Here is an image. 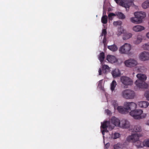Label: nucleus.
<instances>
[{"mask_svg": "<svg viewBox=\"0 0 149 149\" xmlns=\"http://www.w3.org/2000/svg\"><path fill=\"white\" fill-rule=\"evenodd\" d=\"M130 124L129 122L126 120H122L120 122V125L119 127L123 128H127L129 127Z\"/></svg>", "mask_w": 149, "mask_h": 149, "instance_id": "2eb2a0df", "label": "nucleus"}, {"mask_svg": "<svg viewBox=\"0 0 149 149\" xmlns=\"http://www.w3.org/2000/svg\"><path fill=\"white\" fill-rule=\"evenodd\" d=\"M142 7L144 9H146L149 7V0L145 1L142 4Z\"/></svg>", "mask_w": 149, "mask_h": 149, "instance_id": "a878e982", "label": "nucleus"}, {"mask_svg": "<svg viewBox=\"0 0 149 149\" xmlns=\"http://www.w3.org/2000/svg\"><path fill=\"white\" fill-rule=\"evenodd\" d=\"M120 136L119 134L118 133H115L113 135V139H116L118 137H119Z\"/></svg>", "mask_w": 149, "mask_h": 149, "instance_id": "72a5a7b5", "label": "nucleus"}, {"mask_svg": "<svg viewBox=\"0 0 149 149\" xmlns=\"http://www.w3.org/2000/svg\"><path fill=\"white\" fill-rule=\"evenodd\" d=\"M116 82L115 80H113L111 84V89L112 91H113L115 89L116 86Z\"/></svg>", "mask_w": 149, "mask_h": 149, "instance_id": "cd10ccee", "label": "nucleus"}, {"mask_svg": "<svg viewBox=\"0 0 149 149\" xmlns=\"http://www.w3.org/2000/svg\"><path fill=\"white\" fill-rule=\"evenodd\" d=\"M124 32V30L123 29H119L118 30V33L117 34V35L119 36L121 34Z\"/></svg>", "mask_w": 149, "mask_h": 149, "instance_id": "f704fd0d", "label": "nucleus"}, {"mask_svg": "<svg viewBox=\"0 0 149 149\" xmlns=\"http://www.w3.org/2000/svg\"><path fill=\"white\" fill-rule=\"evenodd\" d=\"M102 80H101L99 82L98 86H101L102 85Z\"/></svg>", "mask_w": 149, "mask_h": 149, "instance_id": "4c0bfd02", "label": "nucleus"}, {"mask_svg": "<svg viewBox=\"0 0 149 149\" xmlns=\"http://www.w3.org/2000/svg\"><path fill=\"white\" fill-rule=\"evenodd\" d=\"M107 60L109 62L112 63H115L117 61L115 56L111 55H108L107 57Z\"/></svg>", "mask_w": 149, "mask_h": 149, "instance_id": "f3484780", "label": "nucleus"}, {"mask_svg": "<svg viewBox=\"0 0 149 149\" xmlns=\"http://www.w3.org/2000/svg\"><path fill=\"white\" fill-rule=\"evenodd\" d=\"M131 48L130 45L125 43L120 48L119 51L122 54H127L129 53Z\"/></svg>", "mask_w": 149, "mask_h": 149, "instance_id": "6e6552de", "label": "nucleus"}, {"mask_svg": "<svg viewBox=\"0 0 149 149\" xmlns=\"http://www.w3.org/2000/svg\"><path fill=\"white\" fill-rule=\"evenodd\" d=\"M130 115L135 119L139 120L145 118L146 113H143V111L141 109H136L132 110L130 112Z\"/></svg>", "mask_w": 149, "mask_h": 149, "instance_id": "7ed1b4c3", "label": "nucleus"}, {"mask_svg": "<svg viewBox=\"0 0 149 149\" xmlns=\"http://www.w3.org/2000/svg\"><path fill=\"white\" fill-rule=\"evenodd\" d=\"M116 2L119 5L126 8L127 10V8H129L131 6L134 5L132 1H128L125 0H115Z\"/></svg>", "mask_w": 149, "mask_h": 149, "instance_id": "423d86ee", "label": "nucleus"}, {"mask_svg": "<svg viewBox=\"0 0 149 149\" xmlns=\"http://www.w3.org/2000/svg\"><path fill=\"white\" fill-rule=\"evenodd\" d=\"M144 27L141 25L134 26L133 28V30L135 32H139L144 30Z\"/></svg>", "mask_w": 149, "mask_h": 149, "instance_id": "a211bd4d", "label": "nucleus"}, {"mask_svg": "<svg viewBox=\"0 0 149 149\" xmlns=\"http://www.w3.org/2000/svg\"><path fill=\"white\" fill-rule=\"evenodd\" d=\"M134 15L135 17L130 18L131 22L134 23L139 24L141 23L142 19L146 16L145 13L142 11L135 12Z\"/></svg>", "mask_w": 149, "mask_h": 149, "instance_id": "f03ea898", "label": "nucleus"}, {"mask_svg": "<svg viewBox=\"0 0 149 149\" xmlns=\"http://www.w3.org/2000/svg\"><path fill=\"white\" fill-rule=\"evenodd\" d=\"M121 95L124 98L126 99H132L135 96L134 92L130 89H125L121 93Z\"/></svg>", "mask_w": 149, "mask_h": 149, "instance_id": "20e7f679", "label": "nucleus"}, {"mask_svg": "<svg viewBox=\"0 0 149 149\" xmlns=\"http://www.w3.org/2000/svg\"><path fill=\"white\" fill-rule=\"evenodd\" d=\"M149 105V103L147 101H143L139 102V105L141 108H147Z\"/></svg>", "mask_w": 149, "mask_h": 149, "instance_id": "6ab92c4d", "label": "nucleus"}, {"mask_svg": "<svg viewBox=\"0 0 149 149\" xmlns=\"http://www.w3.org/2000/svg\"><path fill=\"white\" fill-rule=\"evenodd\" d=\"M111 74L113 77L114 78L119 77L120 76V72L118 69H116L113 70Z\"/></svg>", "mask_w": 149, "mask_h": 149, "instance_id": "aec40b11", "label": "nucleus"}, {"mask_svg": "<svg viewBox=\"0 0 149 149\" xmlns=\"http://www.w3.org/2000/svg\"><path fill=\"white\" fill-rule=\"evenodd\" d=\"M140 59L143 61L149 60V53L146 52H143L141 53L139 56Z\"/></svg>", "mask_w": 149, "mask_h": 149, "instance_id": "4468645a", "label": "nucleus"}, {"mask_svg": "<svg viewBox=\"0 0 149 149\" xmlns=\"http://www.w3.org/2000/svg\"><path fill=\"white\" fill-rule=\"evenodd\" d=\"M125 66L128 67H134L137 64V61L132 59H130L125 61Z\"/></svg>", "mask_w": 149, "mask_h": 149, "instance_id": "f8f14e48", "label": "nucleus"}, {"mask_svg": "<svg viewBox=\"0 0 149 149\" xmlns=\"http://www.w3.org/2000/svg\"><path fill=\"white\" fill-rule=\"evenodd\" d=\"M142 39L140 37H138L137 38V39L134 42L135 43L138 44L140 43L142 41Z\"/></svg>", "mask_w": 149, "mask_h": 149, "instance_id": "7c9ffc66", "label": "nucleus"}, {"mask_svg": "<svg viewBox=\"0 0 149 149\" xmlns=\"http://www.w3.org/2000/svg\"><path fill=\"white\" fill-rule=\"evenodd\" d=\"M102 22L103 24H106L107 23L108 17L106 15H103L101 18Z\"/></svg>", "mask_w": 149, "mask_h": 149, "instance_id": "393cba45", "label": "nucleus"}, {"mask_svg": "<svg viewBox=\"0 0 149 149\" xmlns=\"http://www.w3.org/2000/svg\"><path fill=\"white\" fill-rule=\"evenodd\" d=\"M105 58L104 53L103 52L100 53L99 56V59L101 63H102L104 61Z\"/></svg>", "mask_w": 149, "mask_h": 149, "instance_id": "5701e85b", "label": "nucleus"}, {"mask_svg": "<svg viewBox=\"0 0 149 149\" xmlns=\"http://www.w3.org/2000/svg\"><path fill=\"white\" fill-rule=\"evenodd\" d=\"M105 38L104 37L103 40V43L104 44V45L105 46V44H106V40L105 39Z\"/></svg>", "mask_w": 149, "mask_h": 149, "instance_id": "a19ab883", "label": "nucleus"}, {"mask_svg": "<svg viewBox=\"0 0 149 149\" xmlns=\"http://www.w3.org/2000/svg\"><path fill=\"white\" fill-rule=\"evenodd\" d=\"M132 36V34L131 33H125L124 34L123 37V39L124 40H126L130 38Z\"/></svg>", "mask_w": 149, "mask_h": 149, "instance_id": "4be33fe9", "label": "nucleus"}, {"mask_svg": "<svg viewBox=\"0 0 149 149\" xmlns=\"http://www.w3.org/2000/svg\"><path fill=\"white\" fill-rule=\"evenodd\" d=\"M136 77L138 79L136 80L135 84L137 86L141 88H146L148 87V84L145 82L146 79L147 77L146 75L142 73L138 74Z\"/></svg>", "mask_w": 149, "mask_h": 149, "instance_id": "f257e3e1", "label": "nucleus"}, {"mask_svg": "<svg viewBox=\"0 0 149 149\" xmlns=\"http://www.w3.org/2000/svg\"><path fill=\"white\" fill-rule=\"evenodd\" d=\"M107 34V32L106 29H103L102 33V36H104V37L105 38Z\"/></svg>", "mask_w": 149, "mask_h": 149, "instance_id": "473e14b6", "label": "nucleus"}, {"mask_svg": "<svg viewBox=\"0 0 149 149\" xmlns=\"http://www.w3.org/2000/svg\"><path fill=\"white\" fill-rule=\"evenodd\" d=\"M146 124L149 125V120L147 121Z\"/></svg>", "mask_w": 149, "mask_h": 149, "instance_id": "37998d69", "label": "nucleus"}, {"mask_svg": "<svg viewBox=\"0 0 149 149\" xmlns=\"http://www.w3.org/2000/svg\"><path fill=\"white\" fill-rule=\"evenodd\" d=\"M120 81L125 86L130 85L132 84V79L129 77L122 76L120 77Z\"/></svg>", "mask_w": 149, "mask_h": 149, "instance_id": "1a4fd4ad", "label": "nucleus"}, {"mask_svg": "<svg viewBox=\"0 0 149 149\" xmlns=\"http://www.w3.org/2000/svg\"><path fill=\"white\" fill-rule=\"evenodd\" d=\"M116 16L119 19H123L125 18V16L123 13L121 12H118L116 13V14L111 13L108 15V17L109 19L110 20H112V16Z\"/></svg>", "mask_w": 149, "mask_h": 149, "instance_id": "ddd939ff", "label": "nucleus"}, {"mask_svg": "<svg viewBox=\"0 0 149 149\" xmlns=\"http://www.w3.org/2000/svg\"><path fill=\"white\" fill-rule=\"evenodd\" d=\"M99 75H101L102 74V70L101 68H100L99 70Z\"/></svg>", "mask_w": 149, "mask_h": 149, "instance_id": "58836bf2", "label": "nucleus"}, {"mask_svg": "<svg viewBox=\"0 0 149 149\" xmlns=\"http://www.w3.org/2000/svg\"><path fill=\"white\" fill-rule=\"evenodd\" d=\"M132 1L133 2V0H131L130 1Z\"/></svg>", "mask_w": 149, "mask_h": 149, "instance_id": "c03bdc74", "label": "nucleus"}, {"mask_svg": "<svg viewBox=\"0 0 149 149\" xmlns=\"http://www.w3.org/2000/svg\"><path fill=\"white\" fill-rule=\"evenodd\" d=\"M141 131V127L139 125H135L132 131L134 132H140Z\"/></svg>", "mask_w": 149, "mask_h": 149, "instance_id": "412c9836", "label": "nucleus"}, {"mask_svg": "<svg viewBox=\"0 0 149 149\" xmlns=\"http://www.w3.org/2000/svg\"><path fill=\"white\" fill-rule=\"evenodd\" d=\"M111 122L116 126L119 127L120 125V121L119 119L115 117H112L111 118Z\"/></svg>", "mask_w": 149, "mask_h": 149, "instance_id": "dca6fc26", "label": "nucleus"}, {"mask_svg": "<svg viewBox=\"0 0 149 149\" xmlns=\"http://www.w3.org/2000/svg\"><path fill=\"white\" fill-rule=\"evenodd\" d=\"M114 149H123L122 146L120 143H118L114 145Z\"/></svg>", "mask_w": 149, "mask_h": 149, "instance_id": "c85d7f7f", "label": "nucleus"}, {"mask_svg": "<svg viewBox=\"0 0 149 149\" xmlns=\"http://www.w3.org/2000/svg\"><path fill=\"white\" fill-rule=\"evenodd\" d=\"M144 95L148 100L149 101V91H146L144 94Z\"/></svg>", "mask_w": 149, "mask_h": 149, "instance_id": "c9c22d12", "label": "nucleus"}, {"mask_svg": "<svg viewBox=\"0 0 149 149\" xmlns=\"http://www.w3.org/2000/svg\"><path fill=\"white\" fill-rule=\"evenodd\" d=\"M124 106L127 107L128 109V112H129L130 110H134L136 108V104L133 102H125Z\"/></svg>", "mask_w": 149, "mask_h": 149, "instance_id": "9b49d317", "label": "nucleus"}, {"mask_svg": "<svg viewBox=\"0 0 149 149\" xmlns=\"http://www.w3.org/2000/svg\"><path fill=\"white\" fill-rule=\"evenodd\" d=\"M146 36L147 37L149 38V32L147 34Z\"/></svg>", "mask_w": 149, "mask_h": 149, "instance_id": "79ce46f5", "label": "nucleus"}, {"mask_svg": "<svg viewBox=\"0 0 149 149\" xmlns=\"http://www.w3.org/2000/svg\"><path fill=\"white\" fill-rule=\"evenodd\" d=\"M103 68L107 70H109V68L108 66L106 65H103Z\"/></svg>", "mask_w": 149, "mask_h": 149, "instance_id": "e433bc0d", "label": "nucleus"}, {"mask_svg": "<svg viewBox=\"0 0 149 149\" xmlns=\"http://www.w3.org/2000/svg\"><path fill=\"white\" fill-rule=\"evenodd\" d=\"M108 127L109 130H111L113 129V127H112L110 125V122L109 121H104L102 124L101 123V131L102 134L103 135L104 138V135L105 132H108V130H107V128Z\"/></svg>", "mask_w": 149, "mask_h": 149, "instance_id": "39448f33", "label": "nucleus"}, {"mask_svg": "<svg viewBox=\"0 0 149 149\" xmlns=\"http://www.w3.org/2000/svg\"><path fill=\"white\" fill-rule=\"evenodd\" d=\"M109 145V143H107L105 145V147L106 148H107Z\"/></svg>", "mask_w": 149, "mask_h": 149, "instance_id": "ea45409f", "label": "nucleus"}, {"mask_svg": "<svg viewBox=\"0 0 149 149\" xmlns=\"http://www.w3.org/2000/svg\"><path fill=\"white\" fill-rule=\"evenodd\" d=\"M140 135L137 133H135L132 134L131 136L127 137V141L128 142H135L139 141Z\"/></svg>", "mask_w": 149, "mask_h": 149, "instance_id": "9d476101", "label": "nucleus"}, {"mask_svg": "<svg viewBox=\"0 0 149 149\" xmlns=\"http://www.w3.org/2000/svg\"><path fill=\"white\" fill-rule=\"evenodd\" d=\"M108 48L110 50L114 52L118 50L117 46L115 45H111L108 46Z\"/></svg>", "mask_w": 149, "mask_h": 149, "instance_id": "b1692460", "label": "nucleus"}, {"mask_svg": "<svg viewBox=\"0 0 149 149\" xmlns=\"http://www.w3.org/2000/svg\"><path fill=\"white\" fill-rule=\"evenodd\" d=\"M113 105L114 109L117 108L118 112L121 114H125L128 113L127 107H124L122 106H118V104L116 103V101H114Z\"/></svg>", "mask_w": 149, "mask_h": 149, "instance_id": "0eeeda50", "label": "nucleus"}, {"mask_svg": "<svg viewBox=\"0 0 149 149\" xmlns=\"http://www.w3.org/2000/svg\"><path fill=\"white\" fill-rule=\"evenodd\" d=\"M143 145L144 146L149 147V139L145 141L143 143Z\"/></svg>", "mask_w": 149, "mask_h": 149, "instance_id": "2f4dec72", "label": "nucleus"}, {"mask_svg": "<svg viewBox=\"0 0 149 149\" xmlns=\"http://www.w3.org/2000/svg\"><path fill=\"white\" fill-rule=\"evenodd\" d=\"M113 25L115 26H117L118 25L120 26L122 24V22L120 20L118 21H115L113 23Z\"/></svg>", "mask_w": 149, "mask_h": 149, "instance_id": "c756f323", "label": "nucleus"}, {"mask_svg": "<svg viewBox=\"0 0 149 149\" xmlns=\"http://www.w3.org/2000/svg\"><path fill=\"white\" fill-rule=\"evenodd\" d=\"M135 143V145L137 147V148H140L143 147V144H142L141 141H138Z\"/></svg>", "mask_w": 149, "mask_h": 149, "instance_id": "bb28decb", "label": "nucleus"}]
</instances>
